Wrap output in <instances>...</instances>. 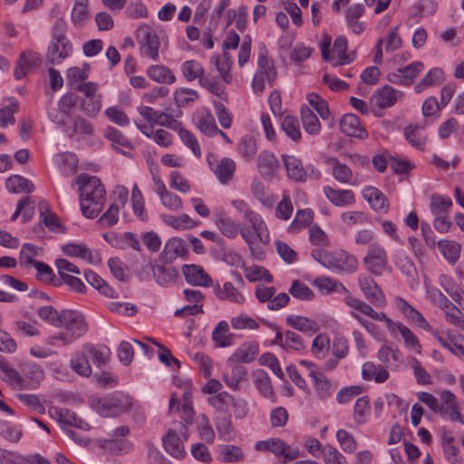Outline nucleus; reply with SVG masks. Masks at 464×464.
Segmentation results:
<instances>
[{"mask_svg": "<svg viewBox=\"0 0 464 464\" xmlns=\"http://www.w3.org/2000/svg\"><path fill=\"white\" fill-rule=\"evenodd\" d=\"M79 186L80 205L82 215L94 218L102 211L106 190L101 179L87 173L80 174L74 180Z\"/></svg>", "mask_w": 464, "mask_h": 464, "instance_id": "f257e3e1", "label": "nucleus"}, {"mask_svg": "<svg viewBox=\"0 0 464 464\" xmlns=\"http://www.w3.org/2000/svg\"><path fill=\"white\" fill-rule=\"evenodd\" d=\"M89 403L102 417L112 418L130 411L133 405V398L116 391L103 397H92Z\"/></svg>", "mask_w": 464, "mask_h": 464, "instance_id": "f03ea898", "label": "nucleus"}, {"mask_svg": "<svg viewBox=\"0 0 464 464\" xmlns=\"http://www.w3.org/2000/svg\"><path fill=\"white\" fill-rule=\"evenodd\" d=\"M311 256L322 266L335 273H353L358 266V261L355 256L343 250L329 252L314 249L311 252Z\"/></svg>", "mask_w": 464, "mask_h": 464, "instance_id": "7ed1b4c3", "label": "nucleus"}, {"mask_svg": "<svg viewBox=\"0 0 464 464\" xmlns=\"http://www.w3.org/2000/svg\"><path fill=\"white\" fill-rule=\"evenodd\" d=\"M62 325L63 331L52 336L53 341H61L63 344H70L84 335L88 330L83 315L75 310H63L62 312Z\"/></svg>", "mask_w": 464, "mask_h": 464, "instance_id": "20e7f679", "label": "nucleus"}, {"mask_svg": "<svg viewBox=\"0 0 464 464\" xmlns=\"http://www.w3.org/2000/svg\"><path fill=\"white\" fill-rule=\"evenodd\" d=\"M276 78V71L273 62L267 57V50L264 44L259 45L257 70L252 81V88L256 95L264 92L266 83L270 87L274 85Z\"/></svg>", "mask_w": 464, "mask_h": 464, "instance_id": "39448f33", "label": "nucleus"}, {"mask_svg": "<svg viewBox=\"0 0 464 464\" xmlns=\"http://www.w3.org/2000/svg\"><path fill=\"white\" fill-rule=\"evenodd\" d=\"M366 270L373 276H382L384 272H392L388 264L385 249L378 243L370 244L367 253L362 258Z\"/></svg>", "mask_w": 464, "mask_h": 464, "instance_id": "423d86ee", "label": "nucleus"}, {"mask_svg": "<svg viewBox=\"0 0 464 464\" xmlns=\"http://www.w3.org/2000/svg\"><path fill=\"white\" fill-rule=\"evenodd\" d=\"M136 38L140 45V55L157 61L160 57V41L156 32L148 24H142L136 31Z\"/></svg>", "mask_w": 464, "mask_h": 464, "instance_id": "0eeeda50", "label": "nucleus"}, {"mask_svg": "<svg viewBox=\"0 0 464 464\" xmlns=\"http://www.w3.org/2000/svg\"><path fill=\"white\" fill-rule=\"evenodd\" d=\"M37 379L32 382L29 385L28 382L22 376V374L8 362L0 361V378L15 390L27 389L29 387L36 388L39 385V378L43 377V372L37 369Z\"/></svg>", "mask_w": 464, "mask_h": 464, "instance_id": "6e6552de", "label": "nucleus"}, {"mask_svg": "<svg viewBox=\"0 0 464 464\" xmlns=\"http://www.w3.org/2000/svg\"><path fill=\"white\" fill-rule=\"evenodd\" d=\"M207 160L209 169L222 184H227L232 179L236 169V164L232 159H218L216 155L208 153Z\"/></svg>", "mask_w": 464, "mask_h": 464, "instance_id": "1a4fd4ad", "label": "nucleus"}, {"mask_svg": "<svg viewBox=\"0 0 464 464\" xmlns=\"http://www.w3.org/2000/svg\"><path fill=\"white\" fill-rule=\"evenodd\" d=\"M358 285L364 297L372 304L380 307L385 304L384 294L372 277L365 274H361L358 276Z\"/></svg>", "mask_w": 464, "mask_h": 464, "instance_id": "9d476101", "label": "nucleus"}, {"mask_svg": "<svg viewBox=\"0 0 464 464\" xmlns=\"http://www.w3.org/2000/svg\"><path fill=\"white\" fill-rule=\"evenodd\" d=\"M437 413H439L442 418H450L453 422L461 420V414L458 406V399L452 392L444 390L440 392Z\"/></svg>", "mask_w": 464, "mask_h": 464, "instance_id": "9b49d317", "label": "nucleus"}, {"mask_svg": "<svg viewBox=\"0 0 464 464\" xmlns=\"http://www.w3.org/2000/svg\"><path fill=\"white\" fill-rule=\"evenodd\" d=\"M276 289L273 286H265L258 285L256 287V296L261 303L267 302L269 310H279L285 307L290 301V297L285 293H280L274 296Z\"/></svg>", "mask_w": 464, "mask_h": 464, "instance_id": "f8f14e48", "label": "nucleus"}, {"mask_svg": "<svg viewBox=\"0 0 464 464\" xmlns=\"http://www.w3.org/2000/svg\"><path fill=\"white\" fill-rule=\"evenodd\" d=\"M42 64V57L38 53L32 50L22 52L17 59L14 72L16 80H21L33 70L37 69Z\"/></svg>", "mask_w": 464, "mask_h": 464, "instance_id": "ddd939ff", "label": "nucleus"}, {"mask_svg": "<svg viewBox=\"0 0 464 464\" xmlns=\"http://www.w3.org/2000/svg\"><path fill=\"white\" fill-rule=\"evenodd\" d=\"M188 246L184 239L177 237L169 238L160 255V261L164 264H171L178 257H183L188 254Z\"/></svg>", "mask_w": 464, "mask_h": 464, "instance_id": "4468645a", "label": "nucleus"}, {"mask_svg": "<svg viewBox=\"0 0 464 464\" xmlns=\"http://www.w3.org/2000/svg\"><path fill=\"white\" fill-rule=\"evenodd\" d=\"M259 353V345L256 341H249L242 343L235 352L227 359V363L237 364L250 363L257 356Z\"/></svg>", "mask_w": 464, "mask_h": 464, "instance_id": "2eb2a0df", "label": "nucleus"}, {"mask_svg": "<svg viewBox=\"0 0 464 464\" xmlns=\"http://www.w3.org/2000/svg\"><path fill=\"white\" fill-rule=\"evenodd\" d=\"M344 303L351 308L359 311L373 320L385 322L386 326H391L392 324V320L389 318L385 313L376 312L369 304L359 298L354 296L344 297Z\"/></svg>", "mask_w": 464, "mask_h": 464, "instance_id": "dca6fc26", "label": "nucleus"}, {"mask_svg": "<svg viewBox=\"0 0 464 464\" xmlns=\"http://www.w3.org/2000/svg\"><path fill=\"white\" fill-rule=\"evenodd\" d=\"M104 137L111 142V146L116 152L128 158L133 157L130 151H125L120 148L123 147L130 150L134 149L132 142L120 130L109 126L105 130Z\"/></svg>", "mask_w": 464, "mask_h": 464, "instance_id": "f3484780", "label": "nucleus"}, {"mask_svg": "<svg viewBox=\"0 0 464 464\" xmlns=\"http://www.w3.org/2000/svg\"><path fill=\"white\" fill-rule=\"evenodd\" d=\"M395 304L397 308L411 324L425 331H431V326L423 315L417 309L412 307L405 299L402 297H397Z\"/></svg>", "mask_w": 464, "mask_h": 464, "instance_id": "a211bd4d", "label": "nucleus"}, {"mask_svg": "<svg viewBox=\"0 0 464 464\" xmlns=\"http://www.w3.org/2000/svg\"><path fill=\"white\" fill-rule=\"evenodd\" d=\"M401 97V92H399L392 86L386 84L374 92L372 100L377 107L383 109L393 106Z\"/></svg>", "mask_w": 464, "mask_h": 464, "instance_id": "6ab92c4d", "label": "nucleus"}, {"mask_svg": "<svg viewBox=\"0 0 464 464\" xmlns=\"http://www.w3.org/2000/svg\"><path fill=\"white\" fill-rule=\"evenodd\" d=\"M340 130L344 135L349 137L365 139L368 136L359 118L353 113H347L342 117L340 121Z\"/></svg>", "mask_w": 464, "mask_h": 464, "instance_id": "aec40b11", "label": "nucleus"}, {"mask_svg": "<svg viewBox=\"0 0 464 464\" xmlns=\"http://www.w3.org/2000/svg\"><path fill=\"white\" fill-rule=\"evenodd\" d=\"M72 50L71 42L55 43L51 41L47 48L46 60L52 64H60L72 55Z\"/></svg>", "mask_w": 464, "mask_h": 464, "instance_id": "412c9836", "label": "nucleus"}, {"mask_svg": "<svg viewBox=\"0 0 464 464\" xmlns=\"http://www.w3.org/2000/svg\"><path fill=\"white\" fill-rule=\"evenodd\" d=\"M251 378L259 393L264 398L274 401L276 394L267 372L263 369H256L251 372Z\"/></svg>", "mask_w": 464, "mask_h": 464, "instance_id": "4be33fe9", "label": "nucleus"}, {"mask_svg": "<svg viewBox=\"0 0 464 464\" xmlns=\"http://www.w3.org/2000/svg\"><path fill=\"white\" fill-rule=\"evenodd\" d=\"M387 328L392 334L396 330H398L403 338L405 346L409 350H411L419 354L421 353V345L420 341L409 327L400 322L392 321V324L391 326H387Z\"/></svg>", "mask_w": 464, "mask_h": 464, "instance_id": "5701e85b", "label": "nucleus"}, {"mask_svg": "<svg viewBox=\"0 0 464 464\" xmlns=\"http://www.w3.org/2000/svg\"><path fill=\"white\" fill-rule=\"evenodd\" d=\"M327 199L336 207H345L355 202L354 193L350 189H334L329 186L324 188Z\"/></svg>", "mask_w": 464, "mask_h": 464, "instance_id": "b1692460", "label": "nucleus"}, {"mask_svg": "<svg viewBox=\"0 0 464 464\" xmlns=\"http://www.w3.org/2000/svg\"><path fill=\"white\" fill-rule=\"evenodd\" d=\"M286 324L295 330L313 335L320 329L318 324L303 315L290 314L285 319Z\"/></svg>", "mask_w": 464, "mask_h": 464, "instance_id": "393cba45", "label": "nucleus"}, {"mask_svg": "<svg viewBox=\"0 0 464 464\" xmlns=\"http://www.w3.org/2000/svg\"><path fill=\"white\" fill-rule=\"evenodd\" d=\"M269 451L274 453L276 456H283L284 463L297 459L300 455L298 447H292L286 444L283 440L278 438L270 439V449Z\"/></svg>", "mask_w": 464, "mask_h": 464, "instance_id": "a878e982", "label": "nucleus"}, {"mask_svg": "<svg viewBox=\"0 0 464 464\" xmlns=\"http://www.w3.org/2000/svg\"><path fill=\"white\" fill-rule=\"evenodd\" d=\"M257 167L264 178L270 179L276 174L280 164L272 152L264 150L258 155Z\"/></svg>", "mask_w": 464, "mask_h": 464, "instance_id": "bb28decb", "label": "nucleus"}, {"mask_svg": "<svg viewBox=\"0 0 464 464\" xmlns=\"http://www.w3.org/2000/svg\"><path fill=\"white\" fill-rule=\"evenodd\" d=\"M282 160L290 179L296 182L305 181V171L301 160L286 154L282 155Z\"/></svg>", "mask_w": 464, "mask_h": 464, "instance_id": "cd10ccee", "label": "nucleus"}, {"mask_svg": "<svg viewBox=\"0 0 464 464\" xmlns=\"http://www.w3.org/2000/svg\"><path fill=\"white\" fill-rule=\"evenodd\" d=\"M162 441L165 450L169 455L178 459L184 458L186 454L184 446L179 434L175 430H169L168 433L163 437Z\"/></svg>", "mask_w": 464, "mask_h": 464, "instance_id": "c85d7f7f", "label": "nucleus"}, {"mask_svg": "<svg viewBox=\"0 0 464 464\" xmlns=\"http://www.w3.org/2000/svg\"><path fill=\"white\" fill-rule=\"evenodd\" d=\"M363 198L369 203L375 211H388L389 205L384 194L374 187H366L362 190Z\"/></svg>", "mask_w": 464, "mask_h": 464, "instance_id": "c756f323", "label": "nucleus"}, {"mask_svg": "<svg viewBox=\"0 0 464 464\" xmlns=\"http://www.w3.org/2000/svg\"><path fill=\"white\" fill-rule=\"evenodd\" d=\"M148 77L161 84H172L176 81V76L173 72L163 64H153L147 68Z\"/></svg>", "mask_w": 464, "mask_h": 464, "instance_id": "7c9ffc66", "label": "nucleus"}, {"mask_svg": "<svg viewBox=\"0 0 464 464\" xmlns=\"http://www.w3.org/2000/svg\"><path fill=\"white\" fill-rule=\"evenodd\" d=\"M70 365L77 374L82 377H90L92 375V366L83 347L72 355Z\"/></svg>", "mask_w": 464, "mask_h": 464, "instance_id": "2f4dec72", "label": "nucleus"}, {"mask_svg": "<svg viewBox=\"0 0 464 464\" xmlns=\"http://www.w3.org/2000/svg\"><path fill=\"white\" fill-rule=\"evenodd\" d=\"M308 375L314 382L316 394L325 400L332 394V384L326 376L319 370H312Z\"/></svg>", "mask_w": 464, "mask_h": 464, "instance_id": "473e14b6", "label": "nucleus"}, {"mask_svg": "<svg viewBox=\"0 0 464 464\" xmlns=\"http://www.w3.org/2000/svg\"><path fill=\"white\" fill-rule=\"evenodd\" d=\"M169 411L170 413L179 412L180 419L186 424H191L194 420L195 411L192 403H181L180 405L176 392L171 394Z\"/></svg>", "mask_w": 464, "mask_h": 464, "instance_id": "72a5a7b5", "label": "nucleus"}, {"mask_svg": "<svg viewBox=\"0 0 464 464\" xmlns=\"http://www.w3.org/2000/svg\"><path fill=\"white\" fill-rule=\"evenodd\" d=\"M362 376L366 381L374 380L378 383H382L388 380L389 372L382 365L366 362L362 367Z\"/></svg>", "mask_w": 464, "mask_h": 464, "instance_id": "f704fd0d", "label": "nucleus"}, {"mask_svg": "<svg viewBox=\"0 0 464 464\" xmlns=\"http://www.w3.org/2000/svg\"><path fill=\"white\" fill-rule=\"evenodd\" d=\"M222 379L232 391H239L242 382L247 380V370L242 365L236 364L232 367L230 373L224 374Z\"/></svg>", "mask_w": 464, "mask_h": 464, "instance_id": "c9c22d12", "label": "nucleus"}, {"mask_svg": "<svg viewBox=\"0 0 464 464\" xmlns=\"http://www.w3.org/2000/svg\"><path fill=\"white\" fill-rule=\"evenodd\" d=\"M62 249L63 254L69 257H80L90 264L95 262L92 250L83 244L68 243Z\"/></svg>", "mask_w": 464, "mask_h": 464, "instance_id": "e433bc0d", "label": "nucleus"}, {"mask_svg": "<svg viewBox=\"0 0 464 464\" xmlns=\"http://www.w3.org/2000/svg\"><path fill=\"white\" fill-rule=\"evenodd\" d=\"M215 295L219 299L229 300L236 304H243L245 302L243 294L231 282L225 283L223 288L217 283L215 285Z\"/></svg>", "mask_w": 464, "mask_h": 464, "instance_id": "4c0bfd02", "label": "nucleus"}, {"mask_svg": "<svg viewBox=\"0 0 464 464\" xmlns=\"http://www.w3.org/2000/svg\"><path fill=\"white\" fill-rule=\"evenodd\" d=\"M214 218L216 225L225 237L229 238H234L237 237V232L240 229L239 224L236 223L222 212L215 213Z\"/></svg>", "mask_w": 464, "mask_h": 464, "instance_id": "58836bf2", "label": "nucleus"}, {"mask_svg": "<svg viewBox=\"0 0 464 464\" xmlns=\"http://www.w3.org/2000/svg\"><path fill=\"white\" fill-rule=\"evenodd\" d=\"M152 272L156 282L163 286L173 284L179 275L178 270L174 266H165L163 265L153 266Z\"/></svg>", "mask_w": 464, "mask_h": 464, "instance_id": "ea45409f", "label": "nucleus"}, {"mask_svg": "<svg viewBox=\"0 0 464 464\" xmlns=\"http://www.w3.org/2000/svg\"><path fill=\"white\" fill-rule=\"evenodd\" d=\"M211 70L213 67L220 74V78L226 82H231L232 76L230 74L231 61L228 53L224 52L223 57L213 55L209 60Z\"/></svg>", "mask_w": 464, "mask_h": 464, "instance_id": "a19ab883", "label": "nucleus"}, {"mask_svg": "<svg viewBox=\"0 0 464 464\" xmlns=\"http://www.w3.org/2000/svg\"><path fill=\"white\" fill-rule=\"evenodd\" d=\"M84 277L86 281L101 294L107 297L114 298L115 290L110 286L97 273L91 269L84 271Z\"/></svg>", "mask_w": 464, "mask_h": 464, "instance_id": "79ce46f5", "label": "nucleus"}, {"mask_svg": "<svg viewBox=\"0 0 464 464\" xmlns=\"http://www.w3.org/2000/svg\"><path fill=\"white\" fill-rule=\"evenodd\" d=\"M89 16V0H75L71 12L72 24L76 27H82Z\"/></svg>", "mask_w": 464, "mask_h": 464, "instance_id": "37998d69", "label": "nucleus"}, {"mask_svg": "<svg viewBox=\"0 0 464 464\" xmlns=\"http://www.w3.org/2000/svg\"><path fill=\"white\" fill-rule=\"evenodd\" d=\"M84 351L86 352L87 355L92 358L93 362L96 364L97 367H101L102 365H105L111 356L110 349L106 346H95L92 343H85L82 345Z\"/></svg>", "mask_w": 464, "mask_h": 464, "instance_id": "c03bdc74", "label": "nucleus"}, {"mask_svg": "<svg viewBox=\"0 0 464 464\" xmlns=\"http://www.w3.org/2000/svg\"><path fill=\"white\" fill-rule=\"evenodd\" d=\"M58 166L62 173L65 176H71L77 171L78 158L73 152L66 151L57 155Z\"/></svg>", "mask_w": 464, "mask_h": 464, "instance_id": "a18cd8bd", "label": "nucleus"}, {"mask_svg": "<svg viewBox=\"0 0 464 464\" xmlns=\"http://www.w3.org/2000/svg\"><path fill=\"white\" fill-rule=\"evenodd\" d=\"M303 127L311 135H317L321 130L320 121L316 114L307 106L301 108Z\"/></svg>", "mask_w": 464, "mask_h": 464, "instance_id": "49530a36", "label": "nucleus"}, {"mask_svg": "<svg viewBox=\"0 0 464 464\" xmlns=\"http://www.w3.org/2000/svg\"><path fill=\"white\" fill-rule=\"evenodd\" d=\"M19 110L18 101L12 97L8 99V104L4 105L0 109V128H6L9 124L14 125L15 123V118L14 114Z\"/></svg>", "mask_w": 464, "mask_h": 464, "instance_id": "de8ad7c7", "label": "nucleus"}, {"mask_svg": "<svg viewBox=\"0 0 464 464\" xmlns=\"http://www.w3.org/2000/svg\"><path fill=\"white\" fill-rule=\"evenodd\" d=\"M5 186L8 191L12 193H30L34 191V184L24 177L19 175H14L8 178L5 181Z\"/></svg>", "mask_w": 464, "mask_h": 464, "instance_id": "09e8293b", "label": "nucleus"}, {"mask_svg": "<svg viewBox=\"0 0 464 464\" xmlns=\"http://www.w3.org/2000/svg\"><path fill=\"white\" fill-rule=\"evenodd\" d=\"M314 213L312 209L305 208L301 209L296 212L295 218L288 226V232L290 233H297L301 229L308 227L313 222Z\"/></svg>", "mask_w": 464, "mask_h": 464, "instance_id": "8fccbe9b", "label": "nucleus"}, {"mask_svg": "<svg viewBox=\"0 0 464 464\" xmlns=\"http://www.w3.org/2000/svg\"><path fill=\"white\" fill-rule=\"evenodd\" d=\"M63 131L68 137L72 138L76 134L92 135L94 129L91 121L83 117L77 116L74 119L73 125L64 128Z\"/></svg>", "mask_w": 464, "mask_h": 464, "instance_id": "3c124183", "label": "nucleus"}, {"mask_svg": "<svg viewBox=\"0 0 464 464\" xmlns=\"http://www.w3.org/2000/svg\"><path fill=\"white\" fill-rule=\"evenodd\" d=\"M40 221L50 230L58 231L63 226L59 222L57 215L49 209L46 202H41L40 205Z\"/></svg>", "mask_w": 464, "mask_h": 464, "instance_id": "603ef678", "label": "nucleus"}, {"mask_svg": "<svg viewBox=\"0 0 464 464\" xmlns=\"http://www.w3.org/2000/svg\"><path fill=\"white\" fill-rule=\"evenodd\" d=\"M440 285L443 290L459 305L461 302V289L456 281L448 275H440L439 276Z\"/></svg>", "mask_w": 464, "mask_h": 464, "instance_id": "864d4df0", "label": "nucleus"}, {"mask_svg": "<svg viewBox=\"0 0 464 464\" xmlns=\"http://www.w3.org/2000/svg\"><path fill=\"white\" fill-rule=\"evenodd\" d=\"M244 218L251 224L252 228L255 230L260 241H268L266 224L258 214L250 209L249 211H246Z\"/></svg>", "mask_w": 464, "mask_h": 464, "instance_id": "5fc2aeb1", "label": "nucleus"}, {"mask_svg": "<svg viewBox=\"0 0 464 464\" xmlns=\"http://www.w3.org/2000/svg\"><path fill=\"white\" fill-rule=\"evenodd\" d=\"M439 248L442 252L444 257L450 264H455L456 261L460 256L461 246L458 242L450 241V240H442L440 241Z\"/></svg>", "mask_w": 464, "mask_h": 464, "instance_id": "6e6d98bb", "label": "nucleus"}, {"mask_svg": "<svg viewBox=\"0 0 464 464\" xmlns=\"http://www.w3.org/2000/svg\"><path fill=\"white\" fill-rule=\"evenodd\" d=\"M186 282L192 285H203V267L193 264L182 266Z\"/></svg>", "mask_w": 464, "mask_h": 464, "instance_id": "4d7b16f0", "label": "nucleus"}, {"mask_svg": "<svg viewBox=\"0 0 464 464\" xmlns=\"http://www.w3.org/2000/svg\"><path fill=\"white\" fill-rule=\"evenodd\" d=\"M443 80V72L441 69L435 67L430 70L423 79L415 85L414 90L416 92H423L427 87L435 85Z\"/></svg>", "mask_w": 464, "mask_h": 464, "instance_id": "13d9d810", "label": "nucleus"}, {"mask_svg": "<svg viewBox=\"0 0 464 464\" xmlns=\"http://www.w3.org/2000/svg\"><path fill=\"white\" fill-rule=\"evenodd\" d=\"M281 129L294 141H298L301 139L299 121L297 118L291 115L285 116L281 122Z\"/></svg>", "mask_w": 464, "mask_h": 464, "instance_id": "bf43d9fd", "label": "nucleus"}, {"mask_svg": "<svg viewBox=\"0 0 464 464\" xmlns=\"http://www.w3.org/2000/svg\"><path fill=\"white\" fill-rule=\"evenodd\" d=\"M371 407L369 398L362 396L355 401L353 410V420L357 424H363L366 422L367 416L370 414Z\"/></svg>", "mask_w": 464, "mask_h": 464, "instance_id": "052dcab7", "label": "nucleus"}, {"mask_svg": "<svg viewBox=\"0 0 464 464\" xmlns=\"http://www.w3.org/2000/svg\"><path fill=\"white\" fill-rule=\"evenodd\" d=\"M162 221L176 228V229H188L195 227L196 223L187 214H183L179 217H174L171 215H162Z\"/></svg>", "mask_w": 464, "mask_h": 464, "instance_id": "680f3d73", "label": "nucleus"}, {"mask_svg": "<svg viewBox=\"0 0 464 464\" xmlns=\"http://www.w3.org/2000/svg\"><path fill=\"white\" fill-rule=\"evenodd\" d=\"M441 444L445 458L451 463L458 462L459 449L455 445V439L448 432L444 431L441 437Z\"/></svg>", "mask_w": 464, "mask_h": 464, "instance_id": "e2e57ef3", "label": "nucleus"}, {"mask_svg": "<svg viewBox=\"0 0 464 464\" xmlns=\"http://www.w3.org/2000/svg\"><path fill=\"white\" fill-rule=\"evenodd\" d=\"M257 151L256 139L250 135H245L238 143V152L246 160H250Z\"/></svg>", "mask_w": 464, "mask_h": 464, "instance_id": "0e129e2a", "label": "nucleus"}, {"mask_svg": "<svg viewBox=\"0 0 464 464\" xmlns=\"http://www.w3.org/2000/svg\"><path fill=\"white\" fill-rule=\"evenodd\" d=\"M117 248L121 250L131 248L139 252L142 250L140 238L132 232L119 234Z\"/></svg>", "mask_w": 464, "mask_h": 464, "instance_id": "69168bd1", "label": "nucleus"}, {"mask_svg": "<svg viewBox=\"0 0 464 464\" xmlns=\"http://www.w3.org/2000/svg\"><path fill=\"white\" fill-rule=\"evenodd\" d=\"M181 72L188 81L191 82L199 78V82H201L200 76L203 73V67L199 62L195 60L185 61L181 64Z\"/></svg>", "mask_w": 464, "mask_h": 464, "instance_id": "338daca9", "label": "nucleus"}, {"mask_svg": "<svg viewBox=\"0 0 464 464\" xmlns=\"http://www.w3.org/2000/svg\"><path fill=\"white\" fill-rule=\"evenodd\" d=\"M35 269L37 271L35 277L38 281L55 286V284L57 281H59V278L56 277L53 270L49 265L40 261L39 263H36Z\"/></svg>", "mask_w": 464, "mask_h": 464, "instance_id": "774afa93", "label": "nucleus"}]
</instances>
